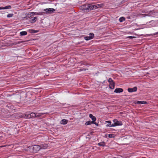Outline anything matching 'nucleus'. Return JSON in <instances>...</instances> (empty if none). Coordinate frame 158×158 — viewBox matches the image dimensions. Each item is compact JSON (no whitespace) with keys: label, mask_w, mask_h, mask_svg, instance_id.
I'll return each instance as SVG.
<instances>
[{"label":"nucleus","mask_w":158,"mask_h":158,"mask_svg":"<svg viewBox=\"0 0 158 158\" xmlns=\"http://www.w3.org/2000/svg\"><path fill=\"white\" fill-rule=\"evenodd\" d=\"M42 115V114L39 113H31L30 114L27 115V118H28L35 117H39Z\"/></svg>","instance_id":"f257e3e1"},{"label":"nucleus","mask_w":158,"mask_h":158,"mask_svg":"<svg viewBox=\"0 0 158 158\" xmlns=\"http://www.w3.org/2000/svg\"><path fill=\"white\" fill-rule=\"evenodd\" d=\"M108 82L110 83L113 82V81L111 78H109L108 80Z\"/></svg>","instance_id":"393cba45"},{"label":"nucleus","mask_w":158,"mask_h":158,"mask_svg":"<svg viewBox=\"0 0 158 158\" xmlns=\"http://www.w3.org/2000/svg\"><path fill=\"white\" fill-rule=\"evenodd\" d=\"M13 15V14H8L7 17L8 18H10L12 17Z\"/></svg>","instance_id":"b1692460"},{"label":"nucleus","mask_w":158,"mask_h":158,"mask_svg":"<svg viewBox=\"0 0 158 158\" xmlns=\"http://www.w3.org/2000/svg\"><path fill=\"white\" fill-rule=\"evenodd\" d=\"M123 91V89L121 88H116L115 89L114 91V92L116 93H121Z\"/></svg>","instance_id":"9d476101"},{"label":"nucleus","mask_w":158,"mask_h":158,"mask_svg":"<svg viewBox=\"0 0 158 158\" xmlns=\"http://www.w3.org/2000/svg\"><path fill=\"white\" fill-rule=\"evenodd\" d=\"M115 137V135L114 134H110L108 135V137L110 138H113Z\"/></svg>","instance_id":"4be33fe9"},{"label":"nucleus","mask_w":158,"mask_h":158,"mask_svg":"<svg viewBox=\"0 0 158 158\" xmlns=\"http://www.w3.org/2000/svg\"><path fill=\"white\" fill-rule=\"evenodd\" d=\"M27 34V33L26 31H21L20 32V34L21 35H26Z\"/></svg>","instance_id":"a211bd4d"},{"label":"nucleus","mask_w":158,"mask_h":158,"mask_svg":"<svg viewBox=\"0 0 158 158\" xmlns=\"http://www.w3.org/2000/svg\"><path fill=\"white\" fill-rule=\"evenodd\" d=\"M146 103V102L145 101H138L137 102V103H138V104H144Z\"/></svg>","instance_id":"5701e85b"},{"label":"nucleus","mask_w":158,"mask_h":158,"mask_svg":"<svg viewBox=\"0 0 158 158\" xmlns=\"http://www.w3.org/2000/svg\"><path fill=\"white\" fill-rule=\"evenodd\" d=\"M93 124H96V123L94 122L93 121H89L86 122L85 123V125H91Z\"/></svg>","instance_id":"f8f14e48"},{"label":"nucleus","mask_w":158,"mask_h":158,"mask_svg":"<svg viewBox=\"0 0 158 158\" xmlns=\"http://www.w3.org/2000/svg\"><path fill=\"white\" fill-rule=\"evenodd\" d=\"M137 88L136 87H134L133 88H129L128 89V91L129 92H135L137 91Z\"/></svg>","instance_id":"6e6552de"},{"label":"nucleus","mask_w":158,"mask_h":158,"mask_svg":"<svg viewBox=\"0 0 158 158\" xmlns=\"http://www.w3.org/2000/svg\"><path fill=\"white\" fill-rule=\"evenodd\" d=\"M37 19V17H34L31 18L30 22L31 23H35Z\"/></svg>","instance_id":"f3484780"},{"label":"nucleus","mask_w":158,"mask_h":158,"mask_svg":"<svg viewBox=\"0 0 158 158\" xmlns=\"http://www.w3.org/2000/svg\"><path fill=\"white\" fill-rule=\"evenodd\" d=\"M43 15V12H31L29 13V14H28L29 15H30V16H33L35 15Z\"/></svg>","instance_id":"7ed1b4c3"},{"label":"nucleus","mask_w":158,"mask_h":158,"mask_svg":"<svg viewBox=\"0 0 158 158\" xmlns=\"http://www.w3.org/2000/svg\"><path fill=\"white\" fill-rule=\"evenodd\" d=\"M41 149H45L47 148L48 146L47 145L44 143L42 144L40 146Z\"/></svg>","instance_id":"ddd939ff"},{"label":"nucleus","mask_w":158,"mask_h":158,"mask_svg":"<svg viewBox=\"0 0 158 158\" xmlns=\"http://www.w3.org/2000/svg\"><path fill=\"white\" fill-rule=\"evenodd\" d=\"M86 70V69H80V71H85V70Z\"/></svg>","instance_id":"bb28decb"},{"label":"nucleus","mask_w":158,"mask_h":158,"mask_svg":"<svg viewBox=\"0 0 158 158\" xmlns=\"http://www.w3.org/2000/svg\"><path fill=\"white\" fill-rule=\"evenodd\" d=\"M129 37L131 38H133V37L132 36H130Z\"/></svg>","instance_id":"cd10ccee"},{"label":"nucleus","mask_w":158,"mask_h":158,"mask_svg":"<svg viewBox=\"0 0 158 158\" xmlns=\"http://www.w3.org/2000/svg\"><path fill=\"white\" fill-rule=\"evenodd\" d=\"M125 20V19L124 17H120L119 19V21L120 22H122Z\"/></svg>","instance_id":"412c9836"},{"label":"nucleus","mask_w":158,"mask_h":158,"mask_svg":"<svg viewBox=\"0 0 158 158\" xmlns=\"http://www.w3.org/2000/svg\"><path fill=\"white\" fill-rule=\"evenodd\" d=\"M94 36V35L93 33H90L89 34V36H85L84 37V39L86 40H89L93 39Z\"/></svg>","instance_id":"39448f33"},{"label":"nucleus","mask_w":158,"mask_h":158,"mask_svg":"<svg viewBox=\"0 0 158 158\" xmlns=\"http://www.w3.org/2000/svg\"><path fill=\"white\" fill-rule=\"evenodd\" d=\"M106 126L108 127H114L116 126V125H115V123H114V124H108L106 125Z\"/></svg>","instance_id":"6ab92c4d"},{"label":"nucleus","mask_w":158,"mask_h":158,"mask_svg":"<svg viewBox=\"0 0 158 158\" xmlns=\"http://www.w3.org/2000/svg\"><path fill=\"white\" fill-rule=\"evenodd\" d=\"M89 117L91 118L92 120V121L94 122L96 120V118L95 117L93 116L92 114H89Z\"/></svg>","instance_id":"4468645a"},{"label":"nucleus","mask_w":158,"mask_h":158,"mask_svg":"<svg viewBox=\"0 0 158 158\" xmlns=\"http://www.w3.org/2000/svg\"><path fill=\"white\" fill-rule=\"evenodd\" d=\"M95 125H98V124L97 123H96V124Z\"/></svg>","instance_id":"c85d7f7f"},{"label":"nucleus","mask_w":158,"mask_h":158,"mask_svg":"<svg viewBox=\"0 0 158 158\" xmlns=\"http://www.w3.org/2000/svg\"><path fill=\"white\" fill-rule=\"evenodd\" d=\"M10 135H11V134H12V132H11V133H10Z\"/></svg>","instance_id":"c756f323"},{"label":"nucleus","mask_w":158,"mask_h":158,"mask_svg":"<svg viewBox=\"0 0 158 158\" xmlns=\"http://www.w3.org/2000/svg\"><path fill=\"white\" fill-rule=\"evenodd\" d=\"M88 10H92L93 9H95L98 8L97 6L95 5H92L90 4H88Z\"/></svg>","instance_id":"20e7f679"},{"label":"nucleus","mask_w":158,"mask_h":158,"mask_svg":"<svg viewBox=\"0 0 158 158\" xmlns=\"http://www.w3.org/2000/svg\"><path fill=\"white\" fill-rule=\"evenodd\" d=\"M40 149V147L37 145H34L32 148L33 152H37Z\"/></svg>","instance_id":"f03ea898"},{"label":"nucleus","mask_w":158,"mask_h":158,"mask_svg":"<svg viewBox=\"0 0 158 158\" xmlns=\"http://www.w3.org/2000/svg\"><path fill=\"white\" fill-rule=\"evenodd\" d=\"M113 122L116 125V126H121L122 125V123L121 122L118 121L116 119H114L113 120Z\"/></svg>","instance_id":"423d86ee"},{"label":"nucleus","mask_w":158,"mask_h":158,"mask_svg":"<svg viewBox=\"0 0 158 158\" xmlns=\"http://www.w3.org/2000/svg\"><path fill=\"white\" fill-rule=\"evenodd\" d=\"M114 85L115 83L114 81L110 83L109 84V88L111 89H113L114 88Z\"/></svg>","instance_id":"9b49d317"},{"label":"nucleus","mask_w":158,"mask_h":158,"mask_svg":"<svg viewBox=\"0 0 158 158\" xmlns=\"http://www.w3.org/2000/svg\"><path fill=\"white\" fill-rule=\"evenodd\" d=\"M44 10L45 11H46L47 12L51 13L54 11H55V10L53 8H47L46 9H44Z\"/></svg>","instance_id":"1a4fd4ad"},{"label":"nucleus","mask_w":158,"mask_h":158,"mask_svg":"<svg viewBox=\"0 0 158 158\" xmlns=\"http://www.w3.org/2000/svg\"><path fill=\"white\" fill-rule=\"evenodd\" d=\"M106 123H107L109 124H111V122L110 121H106Z\"/></svg>","instance_id":"a878e982"},{"label":"nucleus","mask_w":158,"mask_h":158,"mask_svg":"<svg viewBox=\"0 0 158 158\" xmlns=\"http://www.w3.org/2000/svg\"><path fill=\"white\" fill-rule=\"evenodd\" d=\"M68 123L67 120L65 119H63L60 122V123L63 125H65Z\"/></svg>","instance_id":"dca6fc26"},{"label":"nucleus","mask_w":158,"mask_h":158,"mask_svg":"<svg viewBox=\"0 0 158 158\" xmlns=\"http://www.w3.org/2000/svg\"><path fill=\"white\" fill-rule=\"evenodd\" d=\"M80 9L82 10H88V4H85L82 5L80 7Z\"/></svg>","instance_id":"0eeeda50"},{"label":"nucleus","mask_w":158,"mask_h":158,"mask_svg":"<svg viewBox=\"0 0 158 158\" xmlns=\"http://www.w3.org/2000/svg\"><path fill=\"white\" fill-rule=\"evenodd\" d=\"M11 6L10 5H9L2 7H0V10L10 9L11 8Z\"/></svg>","instance_id":"2eb2a0df"},{"label":"nucleus","mask_w":158,"mask_h":158,"mask_svg":"<svg viewBox=\"0 0 158 158\" xmlns=\"http://www.w3.org/2000/svg\"><path fill=\"white\" fill-rule=\"evenodd\" d=\"M98 145L100 146H104L105 144L104 142H101L98 143Z\"/></svg>","instance_id":"aec40b11"}]
</instances>
